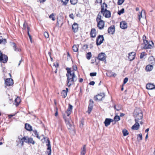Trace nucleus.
Returning a JSON list of instances; mask_svg holds the SVG:
<instances>
[{
    "instance_id": "obj_50",
    "label": "nucleus",
    "mask_w": 155,
    "mask_h": 155,
    "mask_svg": "<svg viewBox=\"0 0 155 155\" xmlns=\"http://www.w3.org/2000/svg\"><path fill=\"white\" fill-rule=\"evenodd\" d=\"M44 35L46 38H48L49 37V35L47 32H45L44 33Z\"/></svg>"
},
{
    "instance_id": "obj_25",
    "label": "nucleus",
    "mask_w": 155,
    "mask_h": 155,
    "mask_svg": "<svg viewBox=\"0 0 155 155\" xmlns=\"http://www.w3.org/2000/svg\"><path fill=\"white\" fill-rule=\"evenodd\" d=\"M107 5L106 3H104L103 4H102L101 6V12H104V11L105 9H107Z\"/></svg>"
},
{
    "instance_id": "obj_2",
    "label": "nucleus",
    "mask_w": 155,
    "mask_h": 155,
    "mask_svg": "<svg viewBox=\"0 0 155 155\" xmlns=\"http://www.w3.org/2000/svg\"><path fill=\"white\" fill-rule=\"evenodd\" d=\"M134 116L135 121H139L138 120L141 119L143 117L142 111L140 109H136L134 111Z\"/></svg>"
},
{
    "instance_id": "obj_27",
    "label": "nucleus",
    "mask_w": 155,
    "mask_h": 155,
    "mask_svg": "<svg viewBox=\"0 0 155 155\" xmlns=\"http://www.w3.org/2000/svg\"><path fill=\"white\" fill-rule=\"evenodd\" d=\"M153 67L152 65H148L147 66L146 70L147 71H150L153 69Z\"/></svg>"
},
{
    "instance_id": "obj_19",
    "label": "nucleus",
    "mask_w": 155,
    "mask_h": 155,
    "mask_svg": "<svg viewBox=\"0 0 155 155\" xmlns=\"http://www.w3.org/2000/svg\"><path fill=\"white\" fill-rule=\"evenodd\" d=\"M72 29L73 31L76 32H77L78 30V24L76 23H74L72 26Z\"/></svg>"
},
{
    "instance_id": "obj_52",
    "label": "nucleus",
    "mask_w": 155,
    "mask_h": 155,
    "mask_svg": "<svg viewBox=\"0 0 155 155\" xmlns=\"http://www.w3.org/2000/svg\"><path fill=\"white\" fill-rule=\"evenodd\" d=\"M128 78H125L124 79V82H123L124 84L126 83H127V81H128Z\"/></svg>"
},
{
    "instance_id": "obj_64",
    "label": "nucleus",
    "mask_w": 155,
    "mask_h": 155,
    "mask_svg": "<svg viewBox=\"0 0 155 155\" xmlns=\"http://www.w3.org/2000/svg\"><path fill=\"white\" fill-rule=\"evenodd\" d=\"M56 65L55 64H54V65L56 67H57L58 66V63H56Z\"/></svg>"
},
{
    "instance_id": "obj_14",
    "label": "nucleus",
    "mask_w": 155,
    "mask_h": 155,
    "mask_svg": "<svg viewBox=\"0 0 155 155\" xmlns=\"http://www.w3.org/2000/svg\"><path fill=\"white\" fill-rule=\"evenodd\" d=\"M113 120L112 119L110 118H106L104 123L106 127H107L110 124L111 122L113 121Z\"/></svg>"
},
{
    "instance_id": "obj_61",
    "label": "nucleus",
    "mask_w": 155,
    "mask_h": 155,
    "mask_svg": "<svg viewBox=\"0 0 155 155\" xmlns=\"http://www.w3.org/2000/svg\"><path fill=\"white\" fill-rule=\"evenodd\" d=\"M73 70L74 71H76L77 70V67H76L74 66L73 67Z\"/></svg>"
},
{
    "instance_id": "obj_16",
    "label": "nucleus",
    "mask_w": 155,
    "mask_h": 155,
    "mask_svg": "<svg viewBox=\"0 0 155 155\" xmlns=\"http://www.w3.org/2000/svg\"><path fill=\"white\" fill-rule=\"evenodd\" d=\"M73 108V106L71 104H69V107L67 109V110L66 111V113L68 116H69L71 114Z\"/></svg>"
},
{
    "instance_id": "obj_15",
    "label": "nucleus",
    "mask_w": 155,
    "mask_h": 155,
    "mask_svg": "<svg viewBox=\"0 0 155 155\" xmlns=\"http://www.w3.org/2000/svg\"><path fill=\"white\" fill-rule=\"evenodd\" d=\"M120 26L122 29H125L127 28V23L125 21H122L120 22Z\"/></svg>"
},
{
    "instance_id": "obj_48",
    "label": "nucleus",
    "mask_w": 155,
    "mask_h": 155,
    "mask_svg": "<svg viewBox=\"0 0 155 155\" xmlns=\"http://www.w3.org/2000/svg\"><path fill=\"white\" fill-rule=\"evenodd\" d=\"M68 1L69 0H62V2H63V4L64 5H66Z\"/></svg>"
},
{
    "instance_id": "obj_34",
    "label": "nucleus",
    "mask_w": 155,
    "mask_h": 155,
    "mask_svg": "<svg viewBox=\"0 0 155 155\" xmlns=\"http://www.w3.org/2000/svg\"><path fill=\"white\" fill-rule=\"evenodd\" d=\"M61 95L63 97L65 98L67 95V91L65 90H63L61 93Z\"/></svg>"
},
{
    "instance_id": "obj_28",
    "label": "nucleus",
    "mask_w": 155,
    "mask_h": 155,
    "mask_svg": "<svg viewBox=\"0 0 155 155\" xmlns=\"http://www.w3.org/2000/svg\"><path fill=\"white\" fill-rule=\"evenodd\" d=\"M18 139H19L18 142L21 144V146H22L24 143V141H22V139H23V137L21 135L20 136L18 137Z\"/></svg>"
},
{
    "instance_id": "obj_56",
    "label": "nucleus",
    "mask_w": 155,
    "mask_h": 155,
    "mask_svg": "<svg viewBox=\"0 0 155 155\" xmlns=\"http://www.w3.org/2000/svg\"><path fill=\"white\" fill-rule=\"evenodd\" d=\"M69 17L70 18L73 19H74V15L73 14H70L69 15Z\"/></svg>"
},
{
    "instance_id": "obj_44",
    "label": "nucleus",
    "mask_w": 155,
    "mask_h": 155,
    "mask_svg": "<svg viewBox=\"0 0 155 155\" xmlns=\"http://www.w3.org/2000/svg\"><path fill=\"white\" fill-rule=\"evenodd\" d=\"M28 143H32L33 144H34L35 143V142L33 140V139L32 138H28Z\"/></svg>"
},
{
    "instance_id": "obj_41",
    "label": "nucleus",
    "mask_w": 155,
    "mask_h": 155,
    "mask_svg": "<svg viewBox=\"0 0 155 155\" xmlns=\"http://www.w3.org/2000/svg\"><path fill=\"white\" fill-rule=\"evenodd\" d=\"M28 137H23V139H22V141H24V142H25L26 143H28Z\"/></svg>"
},
{
    "instance_id": "obj_12",
    "label": "nucleus",
    "mask_w": 155,
    "mask_h": 155,
    "mask_svg": "<svg viewBox=\"0 0 155 155\" xmlns=\"http://www.w3.org/2000/svg\"><path fill=\"white\" fill-rule=\"evenodd\" d=\"M93 106V101L92 100H90V103L89 104L88 107V113L89 114L91 112Z\"/></svg>"
},
{
    "instance_id": "obj_42",
    "label": "nucleus",
    "mask_w": 155,
    "mask_h": 155,
    "mask_svg": "<svg viewBox=\"0 0 155 155\" xmlns=\"http://www.w3.org/2000/svg\"><path fill=\"white\" fill-rule=\"evenodd\" d=\"M124 9L123 8H122L120 11H119L118 12V14L119 15H120L121 14H123L124 13Z\"/></svg>"
},
{
    "instance_id": "obj_1",
    "label": "nucleus",
    "mask_w": 155,
    "mask_h": 155,
    "mask_svg": "<svg viewBox=\"0 0 155 155\" xmlns=\"http://www.w3.org/2000/svg\"><path fill=\"white\" fill-rule=\"evenodd\" d=\"M67 73L66 74L67 77V85L68 87L73 84L74 81H76L77 78L75 74L74 71L72 70L71 68H67L66 69Z\"/></svg>"
},
{
    "instance_id": "obj_40",
    "label": "nucleus",
    "mask_w": 155,
    "mask_h": 155,
    "mask_svg": "<svg viewBox=\"0 0 155 155\" xmlns=\"http://www.w3.org/2000/svg\"><path fill=\"white\" fill-rule=\"evenodd\" d=\"M142 136L141 134H139L137 136V140L138 141H140L142 140Z\"/></svg>"
},
{
    "instance_id": "obj_4",
    "label": "nucleus",
    "mask_w": 155,
    "mask_h": 155,
    "mask_svg": "<svg viewBox=\"0 0 155 155\" xmlns=\"http://www.w3.org/2000/svg\"><path fill=\"white\" fill-rule=\"evenodd\" d=\"M44 140H46V143H47V145L48 146V147L47 148V153L48 154V155H51V147L50 144V141L47 138H44Z\"/></svg>"
},
{
    "instance_id": "obj_8",
    "label": "nucleus",
    "mask_w": 155,
    "mask_h": 155,
    "mask_svg": "<svg viewBox=\"0 0 155 155\" xmlns=\"http://www.w3.org/2000/svg\"><path fill=\"white\" fill-rule=\"evenodd\" d=\"M105 96V94L104 93H100L95 96L94 97V99L95 100L101 101Z\"/></svg>"
},
{
    "instance_id": "obj_59",
    "label": "nucleus",
    "mask_w": 155,
    "mask_h": 155,
    "mask_svg": "<svg viewBox=\"0 0 155 155\" xmlns=\"http://www.w3.org/2000/svg\"><path fill=\"white\" fill-rule=\"evenodd\" d=\"M46 0H39L40 3H43Z\"/></svg>"
},
{
    "instance_id": "obj_54",
    "label": "nucleus",
    "mask_w": 155,
    "mask_h": 155,
    "mask_svg": "<svg viewBox=\"0 0 155 155\" xmlns=\"http://www.w3.org/2000/svg\"><path fill=\"white\" fill-rule=\"evenodd\" d=\"M28 26L27 23L25 22L23 24V28L24 29H25L26 27Z\"/></svg>"
},
{
    "instance_id": "obj_33",
    "label": "nucleus",
    "mask_w": 155,
    "mask_h": 155,
    "mask_svg": "<svg viewBox=\"0 0 155 155\" xmlns=\"http://www.w3.org/2000/svg\"><path fill=\"white\" fill-rule=\"evenodd\" d=\"M121 106L120 105H115L114 106V108L117 111L120 110L121 109Z\"/></svg>"
},
{
    "instance_id": "obj_10",
    "label": "nucleus",
    "mask_w": 155,
    "mask_h": 155,
    "mask_svg": "<svg viewBox=\"0 0 155 155\" xmlns=\"http://www.w3.org/2000/svg\"><path fill=\"white\" fill-rule=\"evenodd\" d=\"M97 26L100 29H102L104 28V22L103 21H97Z\"/></svg>"
},
{
    "instance_id": "obj_51",
    "label": "nucleus",
    "mask_w": 155,
    "mask_h": 155,
    "mask_svg": "<svg viewBox=\"0 0 155 155\" xmlns=\"http://www.w3.org/2000/svg\"><path fill=\"white\" fill-rule=\"evenodd\" d=\"M90 75L92 77L96 76L97 74V73L96 72L91 73H90Z\"/></svg>"
},
{
    "instance_id": "obj_3",
    "label": "nucleus",
    "mask_w": 155,
    "mask_h": 155,
    "mask_svg": "<svg viewBox=\"0 0 155 155\" xmlns=\"http://www.w3.org/2000/svg\"><path fill=\"white\" fill-rule=\"evenodd\" d=\"M143 48L145 49H150L152 48L153 46L149 43L148 41L146 40V37L143 36Z\"/></svg>"
},
{
    "instance_id": "obj_22",
    "label": "nucleus",
    "mask_w": 155,
    "mask_h": 155,
    "mask_svg": "<svg viewBox=\"0 0 155 155\" xmlns=\"http://www.w3.org/2000/svg\"><path fill=\"white\" fill-rule=\"evenodd\" d=\"M25 128L27 130L29 131L32 130V127L28 124L26 123L25 124Z\"/></svg>"
},
{
    "instance_id": "obj_18",
    "label": "nucleus",
    "mask_w": 155,
    "mask_h": 155,
    "mask_svg": "<svg viewBox=\"0 0 155 155\" xmlns=\"http://www.w3.org/2000/svg\"><path fill=\"white\" fill-rule=\"evenodd\" d=\"M96 31L95 29L93 28L91 29L90 32V35L92 38H95L96 35Z\"/></svg>"
},
{
    "instance_id": "obj_58",
    "label": "nucleus",
    "mask_w": 155,
    "mask_h": 155,
    "mask_svg": "<svg viewBox=\"0 0 155 155\" xmlns=\"http://www.w3.org/2000/svg\"><path fill=\"white\" fill-rule=\"evenodd\" d=\"M48 54L49 56H50V57L51 58V61H53V59L51 57V53L50 52H48Z\"/></svg>"
},
{
    "instance_id": "obj_38",
    "label": "nucleus",
    "mask_w": 155,
    "mask_h": 155,
    "mask_svg": "<svg viewBox=\"0 0 155 155\" xmlns=\"http://www.w3.org/2000/svg\"><path fill=\"white\" fill-rule=\"evenodd\" d=\"M91 56V52L87 53L86 54V58L88 60H90Z\"/></svg>"
},
{
    "instance_id": "obj_17",
    "label": "nucleus",
    "mask_w": 155,
    "mask_h": 155,
    "mask_svg": "<svg viewBox=\"0 0 155 155\" xmlns=\"http://www.w3.org/2000/svg\"><path fill=\"white\" fill-rule=\"evenodd\" d=\"M135 53L134 52H131L129 54L128 59L130 61L133 60L135 58Z\"/></svg>"
},
{
    "instance_id": "obj_11",
    "label": "nucleus",
    "mask_w": 155,
    "mask_h": 155,
    "mask_svg": "<svg viewBox=\"0 0 155 155\" xmlns=\"http://www.w3.org/2000/svg\"><path fill=\"white\" fill-rule=\"evenodd\" d=\"M103 15L107 18H109L111 16V13L110 12L105 9L103 12H101Z\"/></svg>"
},
{
    "instance_id": "obj_35",
    "label": "nucleus",
    "mask_w": 155,
    "mask_h": 155,
    "mask_svg": "<svg viewBox=\"0 0 155 155\" xmlns=\"http://www.w3.org/2000/svg\"><path fill=\"white\" fill-rule=\"evenodd\" d=\"M6 42V39H3L2 36H0V44L2 43L5 44Z\"/></svg>"
},
{
    "instance_id": "obj_13",
    "label": "nucleus",
    "mask_w": 155,
    "mask_h": 155,
    "mask_svg": "<svg viewBox=\"0 0 155 155\" xmlns=\"http://www.w3.org/2000/svg\"><path fill=\"white\" fill-rule=\"evenodd\" d=\"M65 120L68 129H71L72 126V121L71 120L66 119H65Z\"/></svg>"
},
{
    "instance_id": "obj_55",
    "label": "nucleus",
    "mask_w": 155,
    "mask_h": 155,
    "mask_svg": "<svg viewBox=\"0 0 155 155\" xmlns=\"http://www.w3.org/2000/svg\"><path fill=\"white\" fill-rule=\"evenodd\" d=\"M95 84V82L94 81H92L90 82L89 84L90 85H94Z\"/></svg>"
},
{
    "instance_id": "obj_5",
    "label": "nucleus",
    "mask_w": 155,
    "mask_h": 155,
    "mask_svg": "<svg viewBox=\"0 0 155 155\" xmlns=\"http://www.w3.org/2000/svg\"><path fill=\"white\" fill-rule=\"evenodd\" d=\"M8 61V57L7 55L2 54L0 51V62L5 63Z\"/></svg>"
},
{
    "instance_id": "obj_23",
    "label": "nucleus",
    "mask_w": 155,
    "mask_h": 155,
    "mask_svg": "<svg viewBox=\"0 0 155 155\" xmlns=\"http://www.w3.org/2000/svg\"><path fill=\"white\" fill-rule=\"evenodd\" d=\"M114 26H111L109 27L108 29V32L111 34H113L114 32Z\"/></svg>"
},
{
    "instance_id": "obj_43",
    "label": "nucleus",
    "mask_w": 155,
    "mask_h": 155,
    "mask_svg": "<svg viewBox=\"0 0 155 155\" xmlns=\"http://www.w3.org/2000/svg\"><path fill=\"white\" fill-rule=\"evenodd\" d=\"M120 117L119 116L116 115L114 117V120L115 121H118L120 120Z\"/></svg>"
},
{
    "instance_id": "obj_39",
    "label": "nucleus",
    "mask_w": 155,
    "mask_h": 155,
    "mask_svg": "<svg viewBox=\"0 0 155 155\" xmlns=\"http://www.w3.org/2000/svg\"><path fill=\"white\" fill-rule=\"evenodd\" d=\"M49 18H50V19H52L53 21H54L55 20L54 18V13L51 14L49 16Z\"/></svg>"
},
{
    "instance_id": "obj_7",
    "label": "nucleus",
    "mask_w": 155,
    "mask_h": 155,
    "mask_svg": "<svg viewBox=\"0 0 155 155\" xmlns=\"http://www.w3.org/2000/svg\"><path fill=\"white\" fill-rule=\"evenodd\" d=\"M104 40V37L103 35H99L97 38L96 44L98 45H100L103 42Z\"/></svg>"
},
{
    "instance_id": "obj_24",
    "label": "nucleus",
    "mask_w": 155,
    "mask_h": 155,
    "mask_svg": "<svg viewBox=\"0 0 155 155\" xmlns=\"http://www.w3.org/2000/svg\"><path fill=\"white\" fill-rule=\"evenodd\" d=\"M145 10H142L141 12L140 13V14L138 15V19L139 21L140 20L141 17L142 18L145 17Z\"/></svg>"
},
{
    "instance_id": "obj_46",
    "label": "nucleus",
    "mask_w": 155,
    "mask_h": 155,
    "mask_svg": "<svg viewBox=\"0 0 155 155\" xmlns=\"http://www.w3.org/2000/svg\"><path fill=\"white\" fill-rule=\"evenodd\" d=\"M84 125V121L83 120H81V123L80 125V127L81 128H82Z\"/></svg>"
},
{
    "instance_id": "obj_63",
    "label": "nucleus",
    "mask_w": 155,
    "mask_h": 155,
    "mask_svg": "<svg viewBox=\"0 0 155 155\" xmlns=\"http://www.w3.org/2000/svg\"><path fill=\"white\" fill-rule=\"evenodd\" d=\"M29 39H30L31 42L32 43V38H31V35H29Z\"/></svg>"
},
{
    "instance_id": "obj_57",
    "label": "nucleus",
    "mask_w": 155,
    "mask_h": 155,
    "mask_svg": "<svg viewBox=\"0 0 155 155\" xmlns=\"http://www.w3.org/2000/svg\"><path fill=\"white\" fill-rule=\"evenodd\" d=\"M56 110H57V111L56 112V113H55V116H57L58 114V108H56Z\"/></svg>"
},
{
    "instance_id": "obj_9",
    "label": "nucleus",
    "mask_w": 155,
    "mask_h": 155,
    "mask_svg": "<svg viewBox=\"0 0 155 155\" xmlns=\"http://www.w3.org/2000/svg\"><path fill=\"white\" fill-rule=\"evenodd\" d=\"M106 54L104 53H101L99 54L97 58L100 61H105V62L106 61Z\"/></svg>"
},
{
    "instance_id": "obj_30",
    "label": "nucleus",
    "mask_w": 155,
    "mask_h": 155,
    "mask_svg": "<svg viewBox=\"0 0 155 155\" xmlns=\"http://www.w3.org/2000/svg\"><path fill=\"white\" fill-rule=\"evenodd\" d=\"M107 75L109 77H111L113 76L115 77L116 76V74L115 73L110 72H108L107 73Z\"/></svg>"
},
{
    "instance_id": "obj_45",
    "label": "nucleus",
    "mask_w": 155,
    "mask_h": 155,
    "mask_svg": "<svg viewBox=\"0 0 155 155\" xmlns=\"http://www.w3.org/2000/svg\"><path fill=\"white\" fill-rule=\"evenodd\" d=\"M33 132L34 134H33V135H34V136H36L37 138H38L39 136L38 134H37V131L36 130H33Z\"/></svg>"
},
{
    "instance_id": "obj_21",
    "label": "nucleus",
    "mask_w": 155,
    "mask_h": 155,
    "mask_svg": "<svg viewBox=\"0 0 155 155\" xmlns=\"http://www.w3.org/2000/svg\"><path fill=\"white\" fill-rule=\"evenodd\" d=\"M139 121H135V124L132 126V129L134 130H137L140 126V125L138 123Z\"/></svg>"
},
{
    "instance_id": "obj_20",
    "label": "nucleus",
    "mask_w": 155,
    "mask_h": 155,
    "mask_svg": "<svg viewBox=\"0 0 155 155\" xmlns=\"http://www.w3.org/2000/svg\"><path fill=\"white\" fill-rule=\"evenodd\" d=\"M146 88L147 89L152 90L155 88V86L151 83H148L146 85Z\"/></svg>"
},
{
    "instance_id": "obj_62",
    "label": "nucleus",
    "mask_w": 155,
    "mask_h": 155,
    "mask_svg": "<svg viewBox=\"0 0 155 155\" xmlns=\"http://www.w3.org/2000/svg\"><path fill=\"white\" fill-rule=\"evenodd\" d=\"M124 115H125L123 113H120V117H123V116H124Z\"/></svg>"
},
{
    "instance_id": "obj_32",
    "label": "nucleus",
    "mask_w": 155,
    "mask_h": 155,
    "mask_svg": "<svg viewBox=\"0 0 155 155\" xmlns=\"http://www.w3.org/2000/svg\"><path fill=\"white\" fill-rule=\"evenodd\" d=\"M102 16L100 14V13H99L97 15L96 19V21H103V20H102Z\"/></svg>"
},
{
    "instance_id": "obj_26",
    "label": "nucleus",
    "mask_w": 155,
    "mask_h": 155,
    "mask_svg": "<svg viewBox=\"0 0 155 155\" xmlns=\"http://www.w3.org/2000/svg\"><path fill=\"white\" fill-rule=\"evenodd\" d=\"M86 153V146L84 145L81 149V155H85Z\"/></svg>"
},
{
    "instance_id": "obj_37",
    "label": "nucleus",
    "mask_w": 155,
    "mask_h": 155,
    "mask_svg": "<svg viewBox=\"0 0 155 155\" xmlns=\"http://www.w3.org/2000/svg\"><path fill=\"white\" fill-rule=\"evenodd\" d=\"M78 45H74L72 47V49L73 51L74 52H77L78 50Z\"/></svg>"
},
{
    "instance_id": "obj_31",
    "label": "nucleus",
    "mask_w": 155,
    "mask_h": 155,
    "mask_svg": "<svg viewBox=\"0 0 155 155\" xmlns=\"http://www.w3.org/2000/svg\"><path fill=\"white\" fill-rule=\"evenodd\" d=\"M15 102L16 103L15 104L16 106H17L21 102V100L19 97H17L15 100Z\"/></svg>"
},
{
    "instance_id": "obj_47",
    "label": "nucleus",
    "mask_w": 155,
    "mask_h": 155,
    "mask_svg": "<svg viewBox=\"0 0 155 155\" xmlns=\"http://www.w3.org/2000/svg\"><path fill=\"white\" fill-rule=\"evenodd\" d=\"M71 4L73 5L75 4L77 2V0H70Z\"/></svg>"
},
{
    "instance_id": "obj_36",
    "label": "nucleus",
    "mask_w": 155,
    "mask_h": 155,
    "mask_svg": "<svg viewBox=\"0 0 155 155\" xmlns=\"http://www.w3.org/2000/svg\"><path fill=\"white\" fill-rule=\"evenodd\" d=\"M123 135L124 136H126L129 134L128 131L125 129H124L122 131Z\"/></svg>"
},
{
    "instance_id": "obj_6",
    "label": "nucleus",
    "mask_w": 155,
    "mask_h": 155,
    "mask_svg": "<svg viewBox=\"0 0 155 155\" xmlns=\"http://www.w3.org/2000/svg\"><path fill=\"white\" fill-rule=\"evenodd\" d=\"M13 81L11 78L6 79L5 81V86L12 85L13 84Z\"/></svg>"
},
{
    "instance_id": "obj_49",
    "label": "nucleus",
    "mask_w": 155,
    "mask_h": 155,
    "mask_svg": "<svg viewBox=\"0 0 155 155\" xmlns=\"http://www.w3.org/2000/svg\"><path fill=\"white\" fill-rule=\"evenodd\" d=\"M124 0H118V4L119 5H121L124 2Z\"/></svg>"
},
{
    "instance_id": "obj_29",
    "label": "nucleus",
    "mask_w": 155,
    "mask_h": 155,
    "mask_svg": "<svg viewBox=\"0 0 155 155\" xmlns=\"http://www.w3.org/2000/svg\"><path fill=\"white\" fill-rule=\"evenodd\" d=\"M12 46L13 48H14V50L15 51H20L21 49L16 46L15 44V43H12Z\"/></svg>"
},
{
    "instance_id": "obj_60",
    "label": "nucleus",
    "mask_w": 155,
    "mask_h": 155,
    "mask_svg": "<svg viewBox=\"0 0 155 155\" xmlns=\"http://www.w3.org/2000/svg\"><path fill=\"white\" fill-rule=\"evenodd\" d=\"M83 81V79L82 78H81L79 80V81L80 82H82Z\"/></svg>"
},
{
    "instance_id": "obj_53",
    "label": "nucleus",
    "mask_w": 155,
    "mask_h": 155,
    "mask_svg": "<svg viewBox=\"0 0 155 155\" xmlns=\"http://www.w3.org/2000/svg\"><path fill=\"white\" fill-rule=\"evenodd\" d=\"M145 53L144 52H143L141 53L140 56V58H142L143 57L144 55H145Z\"/></svg>"
}]
</instances>
